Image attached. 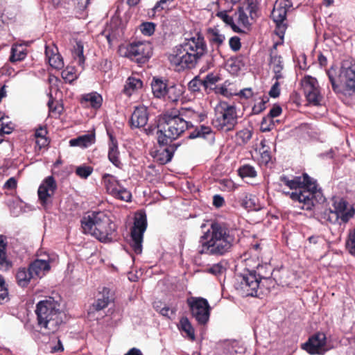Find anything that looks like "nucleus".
Here are the masks:
<instances>
[{
	"instance_id": "1",
	"label": "nucleus",
	"mask_w": 355,
	"mask_h": 355,
	"mask_svg": "<svg viewBox=\"0 0 355 355\" xmlns=\"http://www.w3.org/2000/svg\"><path fill=\"white\" fill-rule=\"evenodd\" d=\"M234 242L233 230L224 223L212 222L200 237L198 252L201 254L223 256L230 250Z\"/></svg>"
},
{
	"instance_id": "2",
	"label": "nucleus",
	"mask_w": 355,
	"mask_h": 355,
	"mask_svg": "<svg viewBox=\"0 0 355 355\" xmlns=\"http://www.w3.org/2000/svg\"><path fill=\"white\" fill-rule=\"evenodd\" d=\"M206 51L207 46L203 37L197 34L175 46L169 54L168 60L173 66L177 67V70L191 69L196 66Z\"/></svg>"
},
{
	"instance_id": "3",
	"label": "nucleus",
	"mask_w": 355,
	"mask_h": 355,
	"mask_svg": "<svg viewBox=\"0 0 355 355\" xmlns=\"http://www.w3.org/2000/svg\"><path fill=\"white\" fill-rule=\"evenodd\" d=\"M282 183L295 191L291 193V198L300 203V207L304 210H311L314 206L315 198L321 195L318 189L316 181L307 174L302 177H295L290 180L286 176L280 178Z\"/></svg>"
},
{
	"instance_id": "4",
	"label": "nucleus",
	"mask_w": 355,
	"mask_h": 355,
	"mask_svg": "<svg viewBox=\"0 0 355 355\" xmlns=\"http://www.w3.org/2000/svg\"><path fill=\"white\" fill-rule=\"evenodd\" d=\"M59 306V304L51 297L37 303L35 310L37 324L44 334L56 332L62 324L64 313Z\"/></svg>"
},
{
	"instance_id": "5",
	"label": "nucleus",
	"mask_w": 355,
	"mask_h": 355,
	"mask_svg": "<svg viewBox=\"0 0 355 355\" xmlns=\"http://www.w3.org/2000/svg\"><path fill=\"white\" fill-rule=\"evenodd\" d=\"M81 224L84 233L92 235L101 242L110 241L116 230L110 217L102 211L92 212L83 217Z\"/></svg>"
},
{
	"instance_id": "6",
	"label": "nucleus",
	"mask_w": 355,
	"mask_h": 355,
	"mask_svg": "<svg viewBox=\"0 0 355 355\" xmlns=\"http://www.w3.org/2000/svg\"><path fill=\"white\" fill-rule=\"evenodd\" d=\"M189 125V123L180 115L165 116L158 125V143L161 145H167L178 139Z\"/></svg>"
},
{
	"instance_id": "7",
	"label": "nucleus",
	"mask_w": 355,
	"mask_h": 355,
	"mask_svg": "<svg viewBox=\"0 0 355 355\" xmlns=\"http://www.w3.org/2000/svg\"><path fill=\"white\" fill-rule=\"evenodd\" d=\"M327 73L335 92L343 94L345 96L355 94V62H345L340 69L339 79L344 84L343 88L336 83L331 71H329Z\"/></svg>"
},
{
	"instance_id": "8",
	"label": "nucleus",
	"mask_w": 355,
	"mask_h": 355,
	"mask_svg": "<svg viewBox=\"0 0 355 355\" xmlns=\"http://www.w3.org/2000/svg\"><path fill=\"white\" fill-rule=\"evenodd\" d=\"M334 210L326 209L322 214V218L331 224H346L355 215L354 206H348V202L343 198H335L333 202Z\"/></svg>"
},
{
	"instance_id": "9",
	"label": "nucleus",
	"mask_w": 355,
	"mask_h": 355,
	"mask_svg": "<svg viewBox=\"0 0 355 355\" xmlns=\"http://www.w3.org/2000/svg\"><path fill=\"white\" fill-rule=\"evenodd\" d=\"M237 112L234 105L220 103L215 109L212 125L218 130L229 132L237 124Z\"/></svg>"
},
{
	"instance_id": "10",
	"label": "nucleus",
	"mask_w": 355,
	"mask_h": 355,
	"mask_svg": "<svg viewBox=\"0 0 355 355\" xmlns=\"http://www.w3.org/2000/svg\"><path fill=\"white\" fill-rule=\"evenodd\" d=\"M119 51L121 55L139 64L146 62L152 54L150 44L144 42H132L127 46H121Z\"/></svg>"
},
{
	"instance_id": "11",
	"label": "nucleus",
	"mask_w": 355,
	"mask_h": 355,
	"mask_svg": "<svg viewBox=\"0 0 355 355\" xmlns=\"http://www.w3.org/2000/svg\"><path fill=\"white\" fill-rule=\"evenodd\" d=\"M191 315L198 324H206L210 317L211 307L208 301L201 297H190L187 300Z\"/></svg>"
},
{
	"instance_id": "12",
	"label": "nucleus",
	"mask_w": 355,
	"mask_h": 355,
	"mask_svg": "<svg viewBox=\"0 0 355 355\" xmlns=\"http://www.w3.org/2000/svg\"><path fill=\"white\" fill-rule=\"evenodd\" d=\"M147 227V219L145 214L138 213L135 216L134 225L131 230L130 245L137 254L142 252L144 234Z\"/></svg>"
},
{
	"instance_id": "13",
	"label": "nucleus",
	"mask_w": 355,
	"mask_h": 355,
	"mask_svg": "<svg viewBox=\"0 0 355 355\" xmlns=\"http://www.w3.org/2000/svg\"><path fill=\"white\" fill-rule=\"evenodd\" d=\"M257 271H250L238 277L235 284L236 290L243 296H257L261 286Z\"/></svg>"
},
{
	"instance_id": "14",
	"label": "nucleus",
	"mask_w": 355,
	"mask_h": 355,
	"mask_svg": "<svg viewBox=\"0 0 355 355\" xmlns=\"http://www.w3.org/2000/svg\"><path fill=\"white\" fill-rule=\"evenodd\" d=\"M102 180L107 192L111 196L125 202L130 200L131 193L121 184L115 176L105 173L103 175Z\"/></svg>"
},
{
	"instance_id": "15",
	"label": "nucleus",
	"mask_w": 355,
	"mask_h": 355,
	"mask_svg": "<svg viewBox=\"0 0 355 355\" xmlns=\"http://www.w3.org/2000/svg\"><path fill=\"white\" fill-rule=\"evenodd\" d=\"M57 189V183L53 176L45 178L37 189L38 200L40 205L47 209L51 204Z\"/></svg>"
},
{
	"instance_id": "16",
	"label": "nucleus",
	"mask_w": 355,
	"mask_h": 355,
	"mask_svg": "<svg viewBox=\"0 0 355 355\" xmlns=\"http://www.w3.org/2000/svg\"><path fill=\"white\" fill-rule=\"evenodd\" d=\"M302 88L308 103L313 105H320L322 96L320 94L318 80L311 76H305L301 81Z\"/></svg>"
},
{
	"instance_id": "17",
	"label": "nucleus",
	"mask_w": 355,
	"mask_h": 355,
	"mask_svg": "<svg viewBox=\"0 0 355 355\" xmlns=\"http://www.w3.org/2000/svg\"><path fill=\"white\" fill-rule=\"evenodd\" d=\"M302 348L310 354L322 355L331 349L327 343L324 333H317L302 345Z\"/></svg>"
},
{
	"instance_id": "18",
	"label": "nucleus",
	"mask_w": 355,
	"mask_h": 355,
	"mask_svg": "<svg viewBox=\"0 0 355 355\" xmlns=\"http://www.w3.org/2000/svg\"><path fill=\"white\" fill-rule=\"evenodd\" d=\"M233 31L235 33H244L250 26V18L244 7H240L233 15Z\"/></svg>"
},
{
	"instance_id": "19",
	"label": "nucleus",
	"mask_w": 355,
	"mask_h": 355,
	"mask_svg": "<svg viewBox=\"0 0 355 355\" xmlns=\"http://www.w3.org/2000/svg\"><path fill=\"white\" fill-rule=\"evenodd\" d=\"M288 4L285 1H276L274 6V8L271 13V17L273 21L276 23L278 29L280 31L282 35L284 34V26L282 24L284 21L286 19V13H287V7ZM282 35L281 37H282Z\"/></svg>"
},
{
	"instance_id": "20",
	"label": "nucleus",
	"mask_w": 355,
	"mask_h": 355,
	"mask_svg": "<svg viewBox=\"0 0 355 355\" xmlns=\"http://www.w3.org/2000/svg\"><path fill=\"white\" fill-rule=\"evenodd\" d=\"M148 120L147 108L144 106L137 107L132 114L130 122L132 128H141L146 125Z\"/></svg>"
},
{
	"instance_id": "21",
	"label": "nucleus",
	"mask_w": 355,
	"mask_h": 355,
	"mask_svg": "<svg viewBox=\"0 0 355 355\" xmlns=\"http://www.w3.org/2000/svg\"><path fill=\"white\" fill-rule=\"evenodd\" d=\"M34 279L42 278L49 271L51 266L49 261L43 259H36L28 266Z\"/></svg>"
},
{
	"instance_id": "22",
	"label": "nucleus",
	"mask_w": 355,
	"mask_h": 355,
	"mask_svg": "<svg viewBox=\"0 0 355 355\" xmlns=\"http://www.w3.org/2000/svg\"><path fill=\"white\" fill-rule=\"evenodd\" d=\"M270 67L275 73L274 78L275 80H281L284 79V76L282 72L284 69V63L280 55L274 54L272 52L271 53Z\"/></svg>"
},
{
	"instance_id": "23",
	"label": "nucleus",
	"mask_w": 355,
	"mask_h": 355,
	"mask_svg": "<svg viewBox=\"0 0 355 355\" xmlns=\"http://www.w3.org/2000/svg\"><path fill=\"white\" fill-rule=\"evenodd\" d=\"M25 44H13L10 49L9 61L12 63L24 60L27 55Z\"/></svg>"
},
{
	"instance_id": "24",
	"label": "nucleus",
	"mask_w": 355,
	"mask_h": 355,
	"mask_svg": "<svg viewBox=\"0 0 355 355\" xmlns=\"http://www.w3.org/2000/svg\"><path fill=\"white\" fill-rule=\"evenodd\" d=\"M94 142L95 134L94 132H90L71 139L69 141V144L71 146L87 148L94 144Z\"/></svg>"
},
{
	"instance_id": "25",
	"label": "nucleus",
	"mask_w": 355,
	"mask_h": 355,
	"mask_svg": "<svg viewBox=\"0 0 355 355\" xmlns=\"http://www.w3.org/2000/svg\"><path fill=\"white\" fill-rule=\"evenodd\" d=\"M15 278L17 284L21 287H26L32 279H35L29 268L25 267L18 268Z\"/></svg>"
},
{
	"instance_id": "26",
	"label": "nucleus",
	"mask_w": 355,
	"mask_h": 355,
	"mask_svg": "<svg viewBox=\"0 0 355 355\" xmlns=\"http://www.w3.org/2000/svg\"><path fill=\"white\" fill-rule=\"evenodd\" d=\"M263 266H258L257 267V272L259 279H260V287L259 290L260 291V293H264L265 291H267L270 289V287L274 286L275 285V281L273 279L271 278L272 272L270 269L268 270V275H265L261 272V270L263 269Z\"/></svg>"
},
{
	"instance_id": "27",
	"label": "nucleus",
	"mask_w": 355,
	"mask_h": 355,
	"mask_svg": "<svg viewBox=\"0 0 355 355\" xmlns=\"http://www.w3.org/2000/svg\"><path fill=\"white\" fill-rule=\"evenodd\" d=\"M167 87L166 82L159 78H154L151 83L152 92L155 97L162 98L167 94Z\"/></svg>"
},
{
	"instance_id": "28",
	"label": "nucleus",
	"mask_w": 355,
	"mask_h": 355,
	"mask_svg": "<svg viewBox=\"0 0 355 355\" xmlns=\"http://www.w3.org/2000/svg\"><path fill=\"white\" fill-rule=\"evenodd\" d=\"M143 86L142 81L137 78L135 77H129L124 85L123 88V93L130 96H132L135 92L140 89Z\"/></svg>"
},
{
	"instance_id": "29",
	"label": "nucleus",
	"mask_w": 355,
	"mask_h": 355,
	"mask_svg": "<svg viewBox=\"0 0 355 355\" xmlns=\"http://www.w3.org/2000/svg\"><path fill=\"white\" fill-rule=\"evenodd\" d=\"M177 148L178 146L172 145L157 150L156 155L157 159L162 164L169 162L171 160L173 153Z\"/></svg>"
},
{
	"instance_id": "30",
	"label": "nucleus",
	"mask_w": 355,
	"mask_h": 355,
	"mask_svg": "<svg viewBox=\"0 0 355 355\" xmlns=\"http://www.w3.org/2000/svg\"><path fill=\"white\" fill-rule=\"evenodd\" d=\"M45 54L51 67L58 69H61L63 67V60L60 54L55 53L48 46H46Z\"/></svg>"
},
{
	"instance_id": "31",
	"label": "nucleus",
	"mask_w": 355,
	"mask_h": 355,
	"mask_svg": "<svg viewBox=\"0 0 355 355\" xmlns=\"http://www.w3.org/2000/svg\"><path fill=\"white\" fill-rule=\"evenodd\" d=\"M109 293L110 291L106 288H103L102 293H99L97 300L93 304V307L95 310L101 311L109 304L111 302Z\"/></svg>"
},
{
	"instance_id": "32",
	"label": "nucleus",
	"mask_w": 355,
	"mask_h": 355,
	"mask_svg": "<svg viewBox=\"0 0 355 355\" xmlns=\"http://www.w3.org/2000/svg\"><path fill=\"white\" fill-rule=\"evenodd\" d=\"M242 205L246 209L254 211L261 209L262 205L259 202V198L252 194H247L243 200Z\"/></svg>"
},
{
	"instance_id": "33",
	"label": "nucleus",
	"mask_w": 355,
	"mask_h": 355,
	"mask_svg": "<svg viewBox=\"0 0 355 355\" xmlns=\"http://www.w3.org/2000/svg\"><path fill=\"white\" fill-rule=\"evenodd\" d=\"M183 92L184 89L181 85L173 84L172 85H168L166 96H167L169 101L175 102L181 97Z\"/></svg>"
},
{
	"instance_id": "34",
	"label": "nucleus",
	"mask_w": 355,
	"mask_h": 355,
	"mask_svg": "<svg viewBox=\"0 0 355 355\" xmlns=\"http://www.w3.org/2000/svg\"><path fill=\"white\" fill-rule=\"evenodd\" d=\"M220 78L217 74L213 73H208L203 79V88L207 94H209L211 91L214 90L216 84L219 81Z\"/></svg>"
},
{
	"instance_id": "35",
	"label": "nucleus",
	"mask_w": 355,
	"mask_h": 355,
	"mask_svg": "<svg viewBox=\"0 0 355 355\" xmlns=\"http://www.w3.org/2000/svg\"><path fill=\"white\" fill-rule=\"evenodd\" d=\"M179 329L182 332L185 333L186 336L191 340H195L194 329L187 318H182L180 320Z\"/></svg>"
},
{
	"instance_id": "36",
	"label": "nucleus",
	"mask_w": 355,
	"mask_h": 355,
	"mask_svg": "<svg viewBox=\"0 0 355 355\" xmlns=\"http://www.w3.org/2000/svg\"><path fill=\"white\" fill-rule=\"evenodd\" d=\"M6 237L0 235V270H6L8 269L10 264L6 255ZM1 278V277H0Z\"/></svg>"
},
{
	"instance_id": "37",
	"label": "nucleus",
	"mask_w": 355,
	"mask_h": 355,
	"mask_svg": "<svg viewBox=\"0 0 355 355\" xmlns=\"http://www.w3.org/2000/svg\"><path fill=\"white\" fill-rule=\"evenodd\" d=\"M14 128L13 124L8 121V117L0 112V133L10 134Z\"/></svg>"
},
{
	"instance_id": "38",
	"label": "nucleus",
	"mask_w": 355,
	"mask_h": 355,
	"mask_svg": "<svg viewBox=\"0 0 355 355\" xmlns=\"http://www.w3.org/2000/svg\"><path fill=\"white\" fill-rule=\"evenodd\" d=\"M83 100L94 108H98L101 106L103 98L101 96L97 93H91L84 96Z\"/></svg>"
},
{
	"instance_id": "39",
	"label": "nucleus",
	"mask_w": 355,
	"mask_h": 355,
	"mask_svg": "<svg viewBox=\"0 0 355 355\" xmlns=\"http://www.w3.org/2000/svg\"><path fill=\"white\" fill-rule=\"evenodd\" d=\"M345 245L349 253L355 257V226L349 230Z\"/></svg>"
},
{
	"instance_id": "40",
	"label": "nucleus",
	"mask_w": 355,
	"mask_h": 355,
	"mask_svg": "<svg viewBox=\"0 0 355 355\" xmlns=\"http://www.w3.org/2000/svg\"><path fill=\"white\" fill-rule=\"evenodd\" d=\"M73 56L79 66L83 67L85 63V57L83 55V44L81 42H77L74 46Z\"/></svg>"
},
{
	"instance_id": "41",
	"label": "nucleus",
	"mask_w": 355,
	"mask_h": 355,
	"mask_svg": "<svg viewBox=\"0 0 355 355\" xmlns=\"http://www.w3.org/2000/svg\"><path fill=\"white\" fill-rule=\"evenodd\" d=\"M108 158L110 161L116 167L120 168L121 163L119 158V151L116 144H112L109 148Z\"/></svg>"
},
{
	"instance_id": "42",
	"label": "nucleus",
	"mask_w": 355,
	"mask_h": 355,
	"mask_svg": "<svg viewBox=\"0 0 355 355\" xmlns=\"http://www.w3.org/2000/svg\"><path fill=\"white\" fill-rule=\"evenodd\" d=\"M62 78L67 83H72L78 78V73L73 67H66L61 73Z\"/></svg>"
},
{
	"instance_id": "43",
	"label": "nucleus",
	"mask_w": 355,
	"mask_h": 355,
	"mask_svg": "<svg viewBox=\"0 0 355 355\" xmlns=\"http://www.w3.org/2000/svg\"><path fill=\"white\" fill-rule=\"evenodd\" d=\"M239 175L242 178H255L257 176V171L255 168L248 164L241 166L238 170Z\"/></svg>"
},
{
	"instance_id": "44",
	"label": "nucleus",
	"mask_w": 355,
	"mask_h": 355,
	"mask_svg": "<svg viewBox=\"0 0 355 355\" xmlns=\"http://www.w3.org/2000/svg\"><path fill=\"white\" fill-rule=\"evenodd\" d=\"M225 37L221 34L217 29L211 30L209 32V40L211 44L219 46L225 41Z\"/></svg>"
},
{
	"instance_id": "45",
	"label": "nucleus",
	"mask_w": 355,
	"mask_h": 355,
	"mask_svg": "<svg viewBox=\"0 0 355 355\" xmlns=\"http://www.w3.org/2000/svg\"><path fill=\"white\" fill-rule=\"evenodd\" d=\"M211 132V130L209 127L202 125L190 133L189 137L190 139H195L197 137L205 138L207 135H209Z\"/></svg>"
},
{
	"instance_id": "46",
	"label": "nucleus",
	"mask_w": 355,
	"mask_h": 355,
	"mask_svg": "<svg viewBox=\"0 0 355 355\" xmlns=\"http://www.w3.org/2000/svg\"><path fill=\"white\" fill-rule=\"evenodd\" d=\"M259 151L261 155L262 162L267 164L270 160V153L266 145V140L263 139L260 143Z\"/></svg>"
},
{
	"instance_id": "47",
	"label": "nucleus",
	"mask_w": 355,
	"mask_h": 355,
	"mask_svg": "<svg viewBox=\"0 0 355 355\" xmlns=\"http://www.w3.org/2000/svg\"><path fill=\"white\" fill-rule=\"evenodd\" d=\"M225 264L222 261L214 264L211 267L207 268V272L214 275L216 276L221 275L225 272Z\"/></svg>"
},
{
	"instance_id": "48",
	"label": "nucleus",
	"mask_w": 355,
	"mask_h": 355,
	"mask_svg": "<svg viewBox=\"0 0 355 355\" xmlns=\"http://www.w3.org/2000/svg\"><path fill=\"white\" fill-rule=\"evenodd\" d=\"M201 87H203V82L198 76H196L188 84V88L191 92H200Z\"/></svg>"
},
{
	"instance_id": "49",
	"label": "nucleus",
	"mask_w": 355,
	"mask_h": 355,
	"mask_svg": "<svg viewBox=\"0 0 355 355\" xmlns=\"http://www.w3.org/2000/svg\"><path fill=\"white\" fill-rule=\"evenodd\" d=\"M216 16L220 18L223 22H225L227 25L230 26L233 30V24H234V16H230L228 14V12L226 10H223L218 12Z\"/></svg>"
},
{
	"instance_id": "50",
	"label": "nucleus",
	"mask_w": 355,
	"mask_h": 355,
	"mask_svg": "<svg viewBox=\"0 0 355 355\" xmlns=\"http://www.w3.org/2000/svg\"><path fill=\"white\" fill-rule=\"evenodd\" d=\"M155 30V25L153 22H145L140 26L141 33L146 36L152 35Z\"/></svg>"
},
{
	"instance_id": "51",
	"label": "nucleus",
	"mask_w": 355,
	"mask_h": 355,
	"mask_svg": "<svg viewBox=\"0 0 355 355\" xmlns=\"http://www.w3.org/2000/svg\"><path fill=\"white\" fill-rule=\"evenodd\" d=\"M93 171L92 167L89 166H78L76 170V173L82 178H87L89 177Z\"/></svg>"
},
{
	"instance_id": "52",
	"label": "nucleus",
	"mask_w": 355,
	"mask_h": 355,
	"mask_svg": "<svg viewBox=\"0 0 355 355\" xmlns=\"http://www.w3.org/2000/svg\"><path fill=\"white\" fill-rule=\"evenodd\" d=\"M176 312L175 308H170L166 305H164L162 309L159 310V313L162 315L164 317H166L169 319H173L175 318Z\"/></svg>"
},
{
	"instance_id": "53",
	"label": "nucleus",
	"mask_w": 355,
	"mask_h": 355,
	"mask_svg": "<svg viewBox=\"0 0 355 355\" xmlns=\"http://www.w3.org/2000/svg\"><path fill=\"white\" fill-rule=\"evenodd\" d=\"M252 137V132L248 129H244L237 133V139L243 144L247 143Z\"/></svg>"
},
{
	"instance_id": "54",
	"label": "nucleus",
	"mask_w": 355,
	"mask_h": 355,
	"mask_svg": "<svg viewBox=\"0 0 355 355\" xmlns=\"http://www.w3.org/2000/svg\"><path fill=\"white\" fill-rule=\"evenodd\" d=\"M245 10L248 12V15L250 14V19H254L257 17V6L256 3L251 1L248 3L246 7L245 8Z\"/></svg>"
},
{
	"instance_id": "55",
	"label": "nucleus",
	"mask_w": 355,
	"mask_h": 355,
	"mask_svg": "<svg viewBox=\"0 0 355 355\" xmlns=\"http://www.w3.org/2000/svg\"><path fill=\"white\" fill-rule=\"evenodd\" d=\"M238 346V343L236 341L228 343L225 347V353L226 355H236L237 350L236 347Z\"/></svg>"
},
{
	"instance_id": "56",
	"label": "nucleus",
	"mask_w": 355,
	"mask_h": 355,
	"mask_svg": "<svg viewBox=\"0 0 355 355\" xmlns=\"http://www.w3.org/2000/svg\"><path fill=\"white\" fill-rule=\"evenodd\" d=\"M229 45L234 51H238L241 46L240 38L237 36L232 37L229 40Z\"/></svg>"
},
{
	"instance_id": "57",
	"label": "nucleus",
	"mask_w": 355,
	"mask_h": 355,
	"mask_svg": "<svg viewBox=\"0 0 355 355\" xmlns=\"http://www.w3.org/2000/svg\"><path fill=\"white\" fill-rule=\"evenodd\" d=\"M281 82L280 80H276L275 83L272 85V86L270 88V90L269 92V95L270 97L272 98H277L279 96L280 94V86Z\"/></svg>"
},
{
	"instance_id": "58",
	"label": "nucleus",
	"mask_w": 355,
	"mask_h": 355,
	"mask_svg": "<svg viewBox=\"0 0 355 355\" xmlns=\"http://www.w3.org/2000/svg\"><path fill=\"white\" fill-rule=\"evenodd\" d=\"M99 69L104 73H107L112 69V63L107 59L102 60L99 64Z\"/></svg>"
},
{
	"instance_id": "59",
	"label": "nucleus",
	"mask_w": 355,
	"mask_h": 355,
	"mask_svg": "<svg viewBox=\"0 0 355 355\" xmlns=\"http://www.w3.org/2000/svg\"><path fill=\"white\" fill-rule=\"evenodd\" d=\"M4 280L0 278V303H2L8 297V291L4 286Z\"/></svg>"
},
{
	"instance_id": "60",
	"label": "nucleus",
	"mask_w": 355,
	"mask_h": 355,
	"mask_svg": "<svg viewBox=\"0 0 355 355\" xmlns=\"http://www.w3.org/2000/svg\"><path fill=\"white\" fill-rule=\"evenodd\" d=\"M73 5L76 6L79 9H85L89 4L90 0H67Z\"/></svg>"
},
{
	"instance_id": "61",
	"label": "nucleus",
	"mask_w": 355,
	"mask_h": 355,
	"mask_svg": "<svg viewBox=\"0 0 355 355\" xmlns=\"http://www.w3.org/2000/svg\"><path fill=\"white\" fill-rule=\"evenodd\" d=\"M266 101L263 99L256 103L252 107V112L254 114H259L261 112L266 109Z\"/></svg>"
},
{
	"instance_id": "62",
	"label": "nucleus",
	"mask_w": 355,
	"mask_h": 355,
	"mask_svg": "<svg viewBox=\"0 0 355 355\" xmlns=\"http://www.w3.org/2000/svg\"><path fill=\"white\" fill-rule=\"evenodd\" d=\"M281 113H282L281 107L279 105H275L270 110V112L268 114V117L269 118L277 117V116H279Z\"/></svg>"
},
{
	"instance_id": "63",
	"label": "nucleus",
	"mask_w": 355,
	"mask_h": 355,
	"mask_svg": "<svg viewBox=\"0 0 355 355\" xmlns=\"http://www.w3.org/2000/svg\"><path fill=\"white\" fill-rule=\"evenodd\" d=\"M17 180L12 177L10 178L4 184V188L8 189H14L17 187Z\"/></svg>"
},
{
	"instance_id": "64",
	"label": "nucleus",
	"mask_w": 355,
	"mask_h": 355,
	"mask_svg": "<svg viewBox=\"0 0 355 355\" xmlns=\"http://www.w3.org/2000/svg\"><path fill=\"white\" fill-rule=\"evenodd\" d=\"M224 198L220 195H215L213 197V205L216 207H220L224 204Z\"/></svg>"
}]
</instances>
